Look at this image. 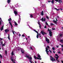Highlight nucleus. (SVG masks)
I'll return each instance as SVG.
<instances>
[{
	"label": "nucleus",
	"instance_id": "7",
	"mask_svg": "<svg viewBox=\"0 0 63 63\" xmlns=\"http://www.w3.org/2000/svg\"><path fill=\"white\" fill-rule=\"evenodd\" d=\"M41 20L42 22H43V21H46V18H45L44 19V18H42L41 19H40Z\"/></svg>",
	"mask_w": 63,
	"mask_h": 63
},
{
	"label": "nucleus",
	"instance_id": "1",
	"mask_svg": "<svg viewBox=\"0 0 63 63\" xmlns=\"http://www.w3.org/2000/svg\"><path fill=\"white\" fill-rule=\"evenodd\" d=\"M50 60L51 61H52V62H53L54 61H56L55 59L53 58L51 56H50Z\"/></svg>",
	"mask_w": 63,
	"mask_h": 63
},
{
	"label": "nucleus",
	"instance_id": "38",
	"mask_svg": "<svg viewBox=\"0 0 63 63\" xmlns=\"http://www.w3.org/2000/svg\"><path fill=\"white\" fill-rule=\"evenodd\" d=\"M61 42H62V43H63V40H61Z\"/></svg>",
	"mask_w": 63,
	"mask_h": 63
},
{
	"label": "nucleus",
	"instance_id": "34",
	"mask_svg": "<svg viewBox=\"0 0 63 63\" xmlns=\"http://www.w3.org/2000/svg\"><path fill=\"white\" fill-rule=\"evenodd\" d=\"M52 49L53 50H54L55 49V48H54V47H53L52 48Z\"/></svg>",
	"mask_w": 63,
	"mask_h": 63
},
{
	"label": "nucleus",
	"instance_id": "57",
	"mask_svg": "<svg viewBox=\"0 0 63 63\" xmlns=\"http://www.w3.org/2000/svg\"><path fill=\"white\" fill-rule=\"evenodd\" d=\"M35 63H37V62H36V61H35Z\"/></svg>",
	"mask_w": 63,
	"mask_h": 63
},
{
	"label": "nucleus",
	"instance_id": "23",
	"mask_svg": "<svg viewBox=\"0 0 63 63\" xmlns=\"http://www.w3.org/2000/svg\"><path fill=\"white\" fill-rule=\"evenodd\" d=\"M14 23L15 24V25H17V23L16 22H14Z\"/></svg>",
	"mask_w": 63,
	"mask_h": 63
},
{
	"label": "nucleus",
	"instance_id": "24",
	"mask_svg": "<svg viewBox=\"0 0 63 63\" xmlns=\"http://www.w3.org/2000/svg\"><path fill=\"white\" fill-rule=\"evenodd\" d=\"M56 21H55V20H53V22H55L57 21H58V20H57V18H56Z\"/></svg>",
	"mask_w": 63,
	"mask_h": 63
},
{
	"label": "nucleus",
	"instance_id": "3",
	"mask_svg": "<svg viewBox=\"0 0 63 63\" xmlns=\"http://www.w3.org/2000/svg\"><path fill=\"white\" fill-rule=\"evenodd\" d=\"M8 21H9V24H10V25L11 26V27H12L13 26H12V25L11 23V20H12V19L11 18H10L8 20Z\"/></svg>",
	"mask_w": 63,
	"mask_h": 63
},
{
	"label": "nucleus",
	"instance_id": "45",
	"mask_svg": "<svg viewBox=\"0 0 63 63\" xmlns=\"http://www.w3.org/2000/svg\"><path fill=\"white\" fill-rule=\"evenodd\" d=\"M60 45H61L62 47H63V45H61V44H60Z\"/></svg>",
	"mask_w": 63,
	"mask_h": 63
},
{
	"label": "nucleus",
	"instance_id": "20",
	"mask_svg": "<svg viewBox=\"0 0 63 63\" xmlns=\"http://www.w3.org/2000/svg\"><path fill=\"white\" fill-rule=\"evenodd\" d=\"M21 50V52L22 53H23L24 52V50L22 49V50Z\"/></svg>",
	"mask_w": 63,
	"mask_h": 63
},
{
	"label": "nucleus",
	"instance_id": "62",
	"mask_svg": "<svg viewBox=\"0 0 63 63\" xmlns=\"http://www.w3.org/2000/svg\"><path fill=\"white\" fill-rule=\"evenodd\" d=\"M47 25L48 26V27H49V25Z\"/></svg>",
	"mask_w": 63,
	"mask_h": 63
},
{
	"label": "nucleus",
	"instance_id": "37",
	"mask_svg": "<svg viewBox=\"0 0 63 63\" xmlns=\"http://www.w3.org/2000/svg\"><path fill=\"white\" fill-rule=\"evenodd\" d=\"M38 59V60H41L42 59L41 58H37Z\"/></svg>",
	"mask_w": 63,
	"mask_h": 63
},
{
	"label": "nucleus",
	"instance_id": "5",
	"mask_svg": "<svg viewBox=\"0 0 63 63\" xmlns=\"http://www.w3.org/2000/svg\"><path fill=\"white\" fill-rule=\"evenodd\" d=\"M25 57L26 58H28L29 57H31V56L30 55V54H27L26 55Z\"/></svg>",
	"mask_w": 63,
	"mask_h": 63
},
{
	"label": "nucleus",
	"instance_id": "41",
	"mask_svg": "<svg viewBox=\"0 0 63 63\" xmlns=\"http://www.w3.org/2000/svg\"><path fill=\"white\" fill-rule=\"evenodd\" d=\"M50 25H53V24L52 23H51Z\"/></svg>",
	"mask_w": 63,
	"mask_h": 63
},
{
	"label": "nucleus",
	"instance_id": "35",
	"mask_svg": "<svg viewBox=\"0 0 63 63\" xmlns=\"http://www.w3.org/2000/svg\"><path fill=\"white\" fill-rule=\"evenodd\" d=\"M47 48H48L49 49H50V47H49V46H47Z\"/></svg>",
	"mask_w": 63,
	"mask_h": 63
},
{
	"label": "nucleus",
	"instance_id": "13",
	"mask_svg": "<svg viewBox=\"0 0 63 63\" xmlns=\"http://www.w3.org/2000/svg\"><path fill=\"white\" fill-rule=\"evenodd\" d=\"M49 34L50 37L52 36V32H49Z\"/></svg>",
	"mask_w": 63,
	"mask_h": 63
},
{
	"label": "nucleus",
	"instance_id": "4",
	"mask_svg": "<svg viewBox=\"0 0 63 63\" xmlns=\"http://www.w3.org/2000/svg\"><path fill=\"white\" fill-rule=\"evenodd\" d=\"M33 31H35V32L37 33V35L36 37L37 38H39V33H38V32H37L36 30H34Z\"/></svg>",
	"mask_w": 63,
	"mask_h": 63
},
{
	"label": "nucleus",
	"instance_id": "60",
	"mask_svg": "<svg viewBox=\"0 0 63 63\" xmlns=\"http://www.w3.org/2000/svg\"><path fill=\"white\" fill-rule=\"evenodd\" d=\"M62 63H63V61H62Z\"/></svg>",
	"mask_w": 63,
	"mask_h": 63
},
{
	"label": "nucleus",
	"instance_id": "26",
	"mask_svg": "<svg viewBox=\"0 0 63 63\" xmlns=\"http://www.w3.org/2000/svg\"><path fill=\"white\" fill-rule=\"evenodd\" d=\"M38 57L39 58H41V56H40V55L39 54L37 55Z\"/></svg>",
	"mask_w": 63,
	"mask_h": 63
},
{
	"label": "nucleus",
	"instance_id": "32",
	"mask_svg": "<svg viewBox=\"0 0 63 63\" xmlns=\"http://www.w3.org/2000/svg\"><path fill=\"white\" fill-rule=\"evenodd\" d=\"M11 55H14V52H13V51L11 53Z\"/></svg>",
	"mask_w": 63,
	"mask_h": 63
},
{
	"label": "nucleus",
	"instance_id": "43",
	"mask_svg": "<svg viewBox=\"0 0 63 63\" xmlns=\"http://www.w3.org/2000/svg\"><path fill=\"white\" fill-rule=\"evenodd\" d=\"M12 33H13L14 35L15 33H14V31H12Z\"/></svg>",
	"mask_w": 63,
	"mask_h": 63
},
{
	"label": "nucleus",
	"instance_id": "15",
	"mask_svg": "<svg viewBox=\"0 0 63 63\" xmlns=\"http://www.w3.org/2000/svg\"><path fill=\"white\" fill-rule=\"evenodd\" d=\"M14 13L15 15H16L17 14V12L16 11H14Z\"/></svg>",
	"mask_w": 63,
	"mask_h": 63
},
{
	"label": "nucleus",
	"instance_id": "28",
	"mask_svg": "<svg viewBox=\"0 0 63 63\" xmlns=\"http://www.w3.org/2000/svg\"><path fill=\"white\" fill-rule=\"evenodd\" d=\"M51 2L52 4H54V0H52V1H51Z\"/></svg>",
	"mask_w": 63,
	"mask_h": 63
},
{
	"label": "nucleus",
	"instance_id": "33",
	"mask_svg": "<svg viewBox=\"0 0 63 63\" xmlns=\"http://www.w3.org/2000/svg\"><path fill=\"white\" fill-rule=\"evenodd\" d=\"M46 24V25H48V24L47 23V22H46L45 23Z\"/></svg>",
	"mask_w": 63,
	"mask_h": 63
},
{
	"label": "nucleus",
	"instance_id": "16",
	"mask_svg": "<svg viewBox=\"0 0 63 63\" xmlns=\"http://www.w3.org/2000/svg\"><path fill=\"white\" fill-rule=\"evenodd\" d=\"M41 15H42V16H43L44 15V11H42L41 13Z\"/></svg>",
	"mask_w": 63,
	"mask_h": 63
},
{
	"label": "nucleus",
	"instance_id": "46",
	"mask_svg": "<svg viewBox=\"0 0 63 63\" xmlns=\"http://www.w3.org/2000/svg\"><path fill=\"white\" fill-rule=\"evenodd\" d=\"M7 51L6 50L5 51V53L6 54H7Z\"/></svg>",
	"mask_w": 63,
	"mask_h": 63
},
{
	"label": "nucleus",
	"instance_id": "18",
	"mask_svg": "<svg viewBox=\"0 0 63 63\" xmlns=\"http://www.w3.org/2000/svg\"><path fill=\"white\" fill-rule=\"evenodd\" d=\"M54 9H56V10L57 11H59V10H61L62 11V9H57V8H54Z\"/></svg>",
	"mask_w": 63,
	"mask_h": 63
},
{
	"label": "nucleus",
	"instance_id": "51",
	"mask_svg": "<svg viewBox=\"0 0 63 63\" xmlns=\"http://www.w3.org/2000/svg\"><path fill=\"white\" fill-rule=\"evenodd\" d=\"M30 62L31 63H32V61H31V60H30Z\"/></svg>",
	"mask_w": 63,
	"mask_h": 63
},
{
	"label": "nucleus",
	"instance_id": "8",
	"mask_svg": "<svg viewBox=\"0 0 63 63\" xmlns=\"http://www.w3.org/2000/svg\"><path fill=\"white\" fill-rule=\"evenodd\" d=\"M48 50V48H47V47L46 48V51L47 54H48V52H49V51H47Z\"/></svg>",
	"mask_w": 63,
	"mask_h": 63
},
{
	"label": "nucleus",
	"instance_id": "14",
	"mask_svg": "<svg viewBox=\"0 0 63 63\" xmlns=\"http://www.w3.org/2000/svg\"><path fill=\"white\" fill-rule=\"evenodd\" d=\"M41 34H43V35H45V33L44 32V31H42L41 32Z\"/></svg>",
	"mask_w": 63,
	"mask_h": 63
},
{
	"label": "nucleus",
	"instance_id": "55",
	"mask_svg": "<svg viewBox=\"0 0 63 63\" xmlns=\"http://www.w3.org/2000/svg\"><path fill=\"white\" fill-rule=\"evenodd\" d=\"M51 2L50 1H48V2L49 3V2Z\"/></svg>",
	"mask_w": 63,
	"mask_h": 63
},
{
	"label": "nucleus",
	"instance_id": "29",
	"mask_svg": "<svg viewBox=\"0 0 63 63\" xmlns=\"http://www.w3.org/2000/svg\"><path fill=\"white\" fill-rule=\"evenodd\" d=\"M63 34H61L60 35V37H62V36H63Z\"/></svg>",
	"mask_w": 63,
	"mask_h": 63
},
{
	"label": "nucleus",
	"instance_id": "47",
	"mask_svg": "<svg viewBox=\"0 0 63 63\" xmlns=\"http://www.w3.org/2000/svg\"><path fill=\"white\" fill-rule=\"evenodd\" d=\"M52 30H56V29H55V28H52Z\"/></svg>",
	"mask_w": 63,
	"mask_h": 63
},
{
	"label": "nucleus",
	"instance_id": "36",
	"mask_svg": "<svg viewBox=\"0 0 63 63\" xmlns=\"http://www.w3.org/2000/svg\"><path fill=\"white\" fill-rule=\"evenodd\" d=\"M31 18H32V17H33V16L32 15H31Z\"/></svg>",
	"mask_w": 63,
	"mask_h": 63
},
{
	"label": "nucleus",
	"instance_id": "12",
	"mask_svg": "<svg viewBox=\"0 0 63 63\" xmlns=\"http://www.w3.org/2000/svg\"><path fill=\"white\" fill-rule=\"evenodd\" d=\"M56 1L57 2H58L59 3H61V2H62L61 0H56Z\"/></svg>",
	"mask_w": 63,
	"mask_h": 63
},
{
	"label": "nucleus",
	"instance_id": "11",
	"mask_svg": "<svg viewBox=\"0 0 63 63\" xmlns=\"http://www.w3.org/2000/svg\"><path fill=\"white\" fill-rule=\"evenodd\" d=\"M5 33H7V32H9V30L8 29H6L5 30Z\"/></svg>",
	"mask_w": 63,
	"mask_h": 63
},
{
	"label": "nucleus",
	"instance_id": "59",
	"mask_svg": "<svg viewBox=\"0 0 63 63\" xmlns=\"http://www.w3.org/2000/svg\"><path fill=\"white\" fill-rule=\"evenodd\" d=\"M40 35H41V33H40L39 34V36H40Z\"/></svg>",
	"mask_w": 63,
	"mask_h": 63
},
{
	"label": "nucleus",
	"instance_id": "19",
	"mask_svg": "<svg viewBox=\"0 0 63 63\" xmlns=\"http://www.w3.org/2000/svg\"><path fill=\"white\" fill-rule=\"evenodd\" d=\"M28 59H30V60H31H31H32V57H29V58H28Z\"/></svg>",
	"mask_w": 63,
	"mask_h": 63
},
{
	"label": "nucleus",
	"instance_id": "27",
	"mask_svg": "<svg viewBox=\"0 0 63 63\" xmlns=\"http://www.w3.org/2000/svg\"><path fill=\"white\" fill-rule=\"evenodd\" d=\"M8 38L9 40H10V35L9 34H8Z\"/></svg>",
	"mask_w": 63,
	"mask_h": 63
},
{
	"label": "nucleus",
	"instance_id": "40",
	"mask_svg": "<svg viewBox=\"0 0 63 63\" xmlns=\"http://www.w3.org/2000/svg\"><path fill=\"white\" fill-rule=\"evenodd\" d=\"M48 31H49V32H51L49 30V29H48Z\"/></svg>",
	"mask_w": 63,
	"mask_h": 63
},
{
	"label": "nucleus",
	"instance_id": "44",
	"mask_svg": "<svg viewBox=\"0 0 63 63\" xmlns=\"http://www.w3.org/2000/svg\"><path fill=\"white\" fill-rule=\"evenodd\" d=\"M49 51L50 52V53H52V52H51V51L50 50H49Z\"/></svg>",
	"mask_w": 63,
	"mask_h": 63
},
{
	"label": "nucleus",
	"instance_id": "25",
	"mask_svg": "<svg viewBox=\"0 0 63 63\" xmlns=\"http://www.w3.org/2000/svg\"><path fill=\"white\" fill-rule=\"evenodd\" d=\"M20 19H19L18 21V23H20Z\"/></svg>",
	"mask_w": 63,
	"mask_h": 63
},
{
	"label": "nucleus",
	"instance_id": "2",
	"mask_svg": "<svg viewBox=\"0 0 63 63\" xmlns=\"http://www.w3.org/2000/svg\"><path fill=\"white\" fill-rule=\"evenodd\" d=\"M55 55H56V57H55V58H56V60H57V61L58 62H59V61L58 60V58H59V56H58V55L57 54H56Z\"/></svg>",
	"mask_w": 63,
	"mask_h": 63
},
{
	"label": "nucleus",
	"instance_id": "52",
	"mask_svg": "<svg viewBox=\"0 0 63 63\" xmlns=\"http://www.w3.org/2000/svg\"><path fill=\"white\" fill-rule=\"evenodd\" d=\"M58 53H59V54H60V53H61L59 51V52H58Z\"/></svg>",
	"mask_w": 63,
	"mask_h": 63
},
{
	"label": "nucleus",
	"instance_id": "17",
	"mask_svg": "<svg viewBox=\"0 0 63 63\" xmlns=\"http://www.w3.org/2000/svg\"><path fill=\"white\" fill-rule=\"evenodd\" d=\"M0 26L1 25V24H2V23H1V21H2V19H1V18L0 17Z\"/></svg>",
	"mask_w": 63,
	"mask_h": 63
},
{
	"label": "nucleus",
	"instance_id": "53",
	"mask_svg": "<svg viewBox=\"0 0 63 63\" xmlns=\"http://www.w3.org/2000/svg\"><path fill=\"white\" fill-rule=\"evenodd\" d=\"M22 37H24V34L22 35Z\"/></svg>",
	"mask_w": 63,
	"mask_h": 63
},
{
	"label": "nucleus",
	"instance_id": "10",
	"mask_svg": "<svg viewBox=\"0 0 63 63\" xmlns=\"http://www.w3.org/2000/svg\"><path fill=\"white\" fill-rule=\"evenodd\" d=\"M11 60L12 61H13V63H16V62H15V60H14L13 59V58L12 57L11 58Z\"/></svg>",
	"mask_w": 63,
	"mask_h": 63
},
{
	"label": "nucleus",
	"instance_id": "21",
	"mask_svg": "<svg viewBox=\"0 0 63 63\" xmlns=\"http://www.w3.org/2000/svg\"><path fill=\"white\" fill-rule=\"evenodd\" d=\"M7 2L8 3V4H9V3H10V2H11V0H8Z\"/></svg>",
	"mask_w": 63,
	"mask_h": 63
},
{
	"label": "nucleus",
	"instance_id": "56",
	"mask_svg": "<svg viewBox=\"0 0 63 63\" xmlns=\"http://www.w3.org/2000/svg\"><path fill=\"white\" fill-rule=\"evenodd\" d=\"M53 52L54 53H55V52H54V51H53Z\"/></svg>",
	"mask_w": 63,
	"mask_h": 63
},
{
	"label": "nucleus",
	"instance_id": "58",
	"mask_svg": "<svg viewBox=\"0 0 63 63\" xmlns=\"http://www.w3.org/2000/svg\"><path fill=\"white\" fill-rule=\"evenodd\" d=\"M55 23H57V22H55Z\"/></svg>",
	"mask_w": 63,
	"mask_h": 63
},
{
	"label": "nucleus",
	"instance_id": "50",
	"mask_svg": "<svg viewBox=\"0 0 63 63\" xmlns=\"http://www.w3.org/2000/svg\"><path fill=\"white\" fill-rule=\"evenodd\" d=\"M44 28H47V26H45L44 27Z\"/></svg>",
	"mask_w": 63,
	"mask_h": 63
},
{
	"label": "nucleus",
	"instance_id": "22",
	"mask_svg": "<svg viewBox=\"0 0 63 63\" xmlns=\"http://www.w3.org/2000/svg\"><path fill=\"white\" fill-rule=\"evenodd\" d=\"M38 24H39V27L40 28H41V24H40V22H38Z\"/></svg>",
	"mask_w": 63,
	"mask_h": 63
},
{
	"label": "nucleus",
	"instance_id": "6",
	"mask_svg": "<svg viewBox=\"0 0 63 63\" xmlns=\"http://www.w3.org/2000/svg\"><path fill=\"white\" fill-rule=\"evenodd\" d=\"M46 42H47V43H49V39L47 38L46 37Z\"/></svg>",
	"mask_w": 63,
	"mask_h": 63
},
{
	"label": "nucleus",
	"instance_id": "54",
	"mask_svg": "<svg viewBox=\"0 0 63 63\" xmlns=\"http://www.w3.org/2000/svg\"><path fill=\"white\" fill-rule=\"evenodd\" d=\"M20 36H21V35H20V34H19V37H20Z\"/></svg>",
	"mask_w": 63,
	"mask_h": 63
},
{
	"label": "nucleus",
	"instance_id": "31",
	"mask_svg": "<svg viewBox=\"0 0 63 63\" xmlns=\"http://www.w3.org/2000/svg\"><path fill=\"white\" fill-rule=\"evenodd\" d=\"M46 18L47 19H49V18L48 17V16H46Z\"/></svg>",
	"mask_w": 63,
	"mask_h": 63
},
{
	"label": "nucleus",
	"instance_id": "30",
	"mask_svg": "<svg viewBox=\"0 0 63 63\" xmlns=\"http://www.w3.org/2000/svg\"><path fill=\"white\" fill-rule=\"evenodd\" d=\"M0 58H1V59L2 58V56L0 54Z\"/></svg>",
	"mask_w": 63,
	"mask_h": 63
},
{
	"label": "nucleus",
	"instance_id": "9",
	"mask_svg": "<svg viewBox=\"0 0 63 63\" xmlns=\"http://www.w3.org/2000/svg\"><path fill=\"white\" fill-rule=\"evenodd\" d=\"M4 24H3L2 26L0 28L1 31H2L3 30H4Z\"/></svg>",
	"mask_w": 63,
	"mask_h": 63
},
{
	"label": "nucleus",
	"instance_id": "64",
	"mask_svg": "<svg viewBox=\"0 0 63 63\" xmlns=\"http://www.w3.org/2000/svg\"><path fill=\"white\" fill-rule=\"evenodd\" d=\"M62 29H63V27H62Z\"/></svg>",
	"mask_w": 63,
	"mask_h": 63
},
{
	"label": "nucleus",
	"instance_id": "39",
	"mask_svg": "<svg viewBox=\"0 0 63 63\" xmlns=\"http://www.w3.org/2000/svg\"><path fill=\"white\" fill-rule=\"evenodd\" d=\"M57 17L58 18V19H59V16H57Z\"/></svg>",
	"mask_w": 63,
	"mask_h": 63
},
{
	"label": "nucleus",
	"instance_id": "61",
	"mask_svg": "<svg viewBox=\"0 0 63 63\" xmlns=\"http://www.w3.org/2000/svg\"><path fill=\"white\" fill-rule=\"evenodd\" d=\"M57 47H58V46H57Z\"/></svg>",
	"mask_w": 63,
	"mask_h": 63
},
{
	"label": "nucleus",
	"instance_id": "49",
	"mask_svg": "<svg viewBox=\"0 0 63 63\" xmlns=\"http://www.w3.org/2000/svg\"><path fill=\"white\" fill-rule=\"evenodd\" d=\"M30 48L31 49H32V50H33V49H32V48L31 47H30Z\"/></svg>",
	"mask_w": 63,
	"mask_h": 63
},
{
	"label": "nucleus",
	"instance_id": "63",
	"mask_svg": "<svg viewBox=\"0 0 63 63\" xmlns=\"http://www.w3.org/2000/svg\"><path fill=\"white\" fill-rule=\"evenodd\" d=\"M0 63H1V61H0Z\"/></svg>",
	"mask_w": 63,
	"mask_h": 63
},
{
	"label": "nucleus",
	"instance_id": "42",
	"mask_svg": "<svg viewBox=\"0 0 63 63\" xmlns=\"http://www.w3.org/2000/svg\"><path fill=\"white\" fill-rule=\"evenodd\" d=\"M34 58L35 59H36V56H34Z\"/></svg>",
	"mask_w": 63,
	"mask_h": 63
},
{
	"label": "nucleus",
	"instance_id": "48",
	"mask_svg": "<svg viewBox=\"0 0 63 63\" xmlns=\"http://www.w3.org/2000/svg\"><path fill=\"white\" fill-rule=\"evenodd\" d=\"M5 43H4V44H2V46L3 47L4 46H5Z\"/></svg>",
	"mask_w": 63,
	"mask_h": 63
}]
</instances>
